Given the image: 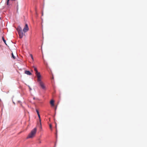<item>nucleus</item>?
I'll return each mask as SVG.
<instances>
[{
    "label": "nucleus",
    "instance_id": "obj_3",
    "mask_svg": "<svg viewBox=\"0 0 147 147\" xmlns=\"http://www.w3.org/2000/svg\"><path fill=\"white\" fill-rule=\"evenodd\" d=\"M17 30L19 34L20 38H23L24 34L21 27L20 26H18L17 28Z\"/></svg>",
    "mask_w": 147,
    "mask_h": 147
},
{
    "label": "nucleus",
    "instance_id": "obj_5",
    "mask_svg": "<svg viewBox=\"0 0 147 147\" xmlns=\"http://www.w3.org/2000/svg\"><path fill=\"white\" fill-rule=\"evenodd\" d=\"M29 30V28L28 26V24H26L25 25L23 29V31L24 32H26Z\"/></svg>",
    "mask_w": 147,
    "mask_h": 147
},
{
    "label": "nucleus",
    "instance_id": "obj_8",
    "mask_svg": "<svg viewBox=\"0 0 147 147\" xmlns=\"http://www.w3.org/2000/svg\"><path fill=\"white\" fill-rule=\"evenodd\" d=\"M38 115V118L39 119L40 124V125H41V122L40 117V114H39V115Z\"/></svg>",
    "mask_w": 147,
    "mask_h": 147
},
{
    "label": "nucleus",
    "instance_id": "obj_2",
    "mask_svg": "<svg viewBox=\"0 0 147 147\" xmlns=\"http://www.w3.org/2000/svg\"><path fill=\"white\" fill-rule=\"evenodd\" d=\"M37 130L36 128H34L32 129L31 132L28 134V136L27 137V138H33L35 135Z\"/></svg>",
    "mask_w": 147,
    "mask_h": 147
},
{
    "label": "nucleus",
    "instance_id": "obj_7",
    "mask_svg": "<svg viewBox=\"0 0 147 147\" xmlns=\"http://www.w3.org/2000/svg\"><path fill=\"white\" fill-rule=\"evenodd\" d=\"M54 101L53 100H52L50 101V104L52 106H54Z\"/></svg>",
    "mask_w": 147,
    "mask_h": 147
},
{
    "label": "nucleus",
    "instance_id": "obj_11",
    "mask_svg": "<svg viewBox=\"0 0 147 147\" xmlns=\"http://www.w3.org/2000/svg\"><path fill=\"white\" fill-rule=\"evenodd\" d=\"M36 111L38 115L39 114V112L37 109H36Z\"/></svg>",
    "mask_w": 147,
    "mask_h": 147
},
{
    "label": "nucleus",
    "instance_id": "obj_13",
    "mask_svg": "<svg viewBox=\"0 0 147 147\" xmlns=\"http://www.w3.org/2000/svg\"><path fill=\"white\" fill-rule=\"evenodd\" d=\"M49 127L51 129H52V125L51 124H50L49 125Z\"/></svg>",
    "mask_w": 147,
    "mask_h": 147
},
{
    "label": "nucleus",
    "instance_id": "obj_10",
    "mask_svg": "<svg viewBox=\"0 0 147 147\" xmlns=\"http://www.w3.org/2000/svg\"><path fill=\"white\" fill-rule=\"evenodd\" d=\"M12 57L14 59H15V56L13 55V53H12Z\"/></svg>",
    "mask_w": 147,
    "mask_h": 147
},
{
    "label": "nucleus",
    "instance_id": "obj_12",
    "mask_svg": "<svg viewBox=\"0 0 147 147\" xmlns=\"http://www.w3.org/2000/svg\"><path fill=\"white\" fill-rule=\"evenodd\" d=\"M30 56L32 58V59L33 60V57L32 55V54L30 55Z\"/></svg>",
    "mask_w": 147,
    "mask_h": 147
},
{
    "label": "nucleus",
    "instance_id": "obj_6",
    "mask_svg": "<svg viewBox=\"0 0 147 147\" xmlns=\"http://www.w3.org/2000/svg\"><path fill=\"white\" fill-rule=\"evenodd\" d=\"M25 73L28 75H32L31 73L29 71H25Z\"/></svg>",
    "mask_w": 147,
    "mask_h": 147
},
{
    "label": "nucleus",
    "instance_id": "obj_15",
    "mask_svg": "<svg viewBox=\"0 0 147 147\" xmlns=\"http://www.w3.org/2000/svg\"><path fill=\"white\" fill-rule=\"evenodd\" d=\"M56 107L55 108V109L56 110Z\"/></svg>",
    "mask_w": 147,
    "mask_h": 147
},
{
    "label": "nucleus",
    "instance_id": "obj_1",
    "mask_svg": "<svg viewBox=\"0 0 147 147\" xmlns=\"http://www.w3.org/2000/svg\"><path fill=\"white\" fill-rule=\"evenodd\" d=\"M42 77L37 78V82L38 83L39 86L43 90H45L46 89V88L45 84L42 80Z\"/></svg>",
    "mask_w": 147,
    "mask_h": 147
},
{
    "label": "nucleus",
    "instance_id": "obj_9",
    "mask_svg": "<svg viewBox=\"0 0 147 147\" xmlns=\"http://www.w3.org/2000/svg\"><path fill=\"white\" fill-rule=\"evenodd\" d=\"M2 40L5 43V44L6 45V40H5L3 37H2Z\"/></svg>",
    "mask_w": 147,
    "mask_h": 147
},
{
    "label": "nucleus",
    "instance_id": "obj_4",
    "mask_svg": "<svg viewBox=\"0 0 147 147\" xmlns=\"http://www.w3.org/2000/svg\"><path fill=\"white\" fill-rule=\"evenodd\" d=\"M33 67L34 68V71H35V74L37 77V78H38L41 76L40 73L38 72L36 68L34 66H33Z\"/></svg>",
    "mask_w": 147,
    "mask_h": 147
},
{
    "label": "nucleus",
    "instance_id": "obj_14",
    "mask_svg": "<svg viewBox=\"0 0 147 147\" xmlns=\"http://www.w3.org/2000/svg\"><path fill=\"white\" fill-rule=\"evenodd\" d=\"M43 13H42V15L43 16Z\"/></svg>",
    "mask_w": 147,
    "mask_h": 147
}]
</instances>
